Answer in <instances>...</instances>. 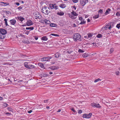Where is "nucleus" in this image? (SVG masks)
<instances>
[{
    "label": "nucleus",
    "instance_id": "obj_1",
    "mask_svg": "<svg viewBox=\"0 0 120 120\" xmlns=\"http://www.w3.org/2000/svg\"><path fill=\"white\" fill-rule=\"evenodd\" d=\"M73 38L75 41H80L81 40V36L78 33L75 34L73 35Z\"/></svg>",
    "mask_w": 120,
    "mask_h": 120
},
{
    "label": "nucleus",
    "instance_id": "obj_2",
    "mask_svg": "<svg viewBox=\"0 0 120 120\" xmlns=\"http://www.w3.org/2000/svg\"><path fill=\"white\" fill-rule=\"evenodd\" d=\"M50 9L48 7H44L42 8V12L45 15H48L50 12Z\"/></svg>",
    "mask_w": 120,
    "mask_h": 120
},
{
    "label": "nucleus",
    "instance_id": "obj_3",
    "mask_svg": "<svg viewBox=\"0 0 120 120\" xmlns=\"http://www.w3.org/2000/svg\"><path fill=\"white\" fill-rule=\"evenodd\" d=\"M71 14H68L69 17L71 19H75L76 18V16H78V14L74 11H73L71 12Z\"/></svg>",
    "mask_w": 120,
    "mask_h": 120
},
{
    "label": "nucleus",
    "instance_id": "obj_4",
    "mask_svg": "<svg viewBox=\"0 0 120 120\" xmlns=\"http://www.w3.org/2000/svg\"><path fill=\"white\" fill-rule=\"evenodd\" d=\"M79 19L78 20L77 23L78 24L82 25L86 23V21H85L84 19L82 17L79 16Z\"/></svg>",
    "mask_w": 120,
    "mask_h": 120
},
{
    "label": "nucleus",
    "instance_id": "obj_5",
    "mask_svg": "<svg viewBox=\"0 0 120 120\" xmlns=\"http://www.w3.org/2000/svg\"><path fill=\"white\" fill-rule=\"evenodd\" d=\"M33 15L35 17V18L36 19H37L38 18L40 19L41 17V16L39 13L37 11L34 12L33 13Z\"/></svg>",
    "mask_w": 120,
    "mask_h": 120
},
{
    "label": "nucleus",
    "instance_id": "obj_6",
    "mask_svg": "<svg viewBox=\"0 0 120 120\" xmlns=\"http://www.w3.org/2000/svg\"><path fill=\"white\" fill-rule=\"evenodd\" d=\"M91 105L94 108H101V106L99 104L93 102L91 104Z\"/></svg>",
    "mask_w": 120,
    "mask_h": 120
},
{
    "label": "nucleus",
    "instance_id": "obj_7",
    "mask_svg": "<svg viewBox=\"0 0 120 120\" xmlns=\"http://www.w3.org/2000/svg\"><path fill=\"white\" fill-rule=\"evenodd\" d=\"M49 7L52 9H54L55 10H57L58 8V6L55 4H49Z\"/></svg>",
    "mask_w": 120,
    "mask_h": 120
},
{
    "label": "nucleus",
    "instance_id": "obj_8",
    "mask_svg": "<svg viewBox=\"0 0 120 120\" xmlns=\"http://www.w3.org/2000/svg\"><path fill=\"white\" fill-rule=\"evenodd\" d=\"M113 23L112 22H110L105 26V27L107 28V30L109 29V30L111 29L112 27V24Z\"/></svg>",
    "mask_w": 120,
    "mask_h": 120
},
{
    "label": "nucleus",
    "instance_id": "obj_9",
    "mask_svg": "<svg viewBox=\"0 0 120 120\" xmlns=\"http://www.w3.org/2000/svg\"><path fill=\"white\" fill-rule=\"evenodd\" d=\"M80 4L81 5L83 6L88 2V0H79Z\"/></svg>",
    "mask_w": 120,
    "mask_h": 120
},
{
    "label": "nucleus",
    "instance_id": "obj_10",
    "mask_svg": "<svg viewBox=\"0 0 120 120\" xmlns=\"http://www.w3.org/2000/svg\"><path fill=\"white\" fill-rule=\"evenodd\" d=\"M52 58V57H51L48 56L41 58V60L42 61H47L51 59Z\"/></svg>",
    "mask_w": 120,
    "mask_h": 120
},
{
    "label": "nucleus",
    "instance_id": "obj_11",
    "mask_svg": "<svg viewBox=\"0 0 120 120\" xmlns=\"http://www.w3.org/2000/svg\"><path fill=\"white\" fill-rule=\"evenodd\" d=\"M92 114L91 113H90L88 114H84L83 115V117L86 118H89L91 116Z\"/></svg>",
    "mask_w": 120,
    "mask_h": 120
},
{
    "label": "nucleus",
    "instance_id": "obj_12",
    "mask_svg": "<svg viewBox=\"0 0 120 120\" xmlns=\"http://www.w3.org/2000/svg\"><path fill=\"white\" fill-rule=\"evenodd\" d=\"M0 33L3 35H5L7 33V31L4 29L0 28Z\"/></svg>",
    "mask_w": 120,
    "mask_h": 120
},
{
    "label": "nucleus",
    "instance_id": "obj_13",
    "mask_svg": "<svg viewBox=\"0 0 120 120\" xmlns=\"http://www.w3.org/2000/svg\"><path fill=\"white\" fill-rule=\"evenodd\" d=\"M33 22L30 20H28L26 23L27 25L28 26H29L33 24Z\"/></svg>",
    "mask_w": 120,
    "mask_h": 120
},
{
    "label": "nucleus",
    "instance_id": "obj_14",
    "mask_svg": "<svg viewBox=\"0 0 120 120\" xmlns=\"http://www.w3.org/2000/svg\"><path fill=\"white\" fill-rule=\"evenodd\" d=\"M10 21L11 24L13 25H14L16 22V20L14 19L11 20Z\"/></svg>",
    "mask_w": 120,
    "mask_h": 120
},
{
    "label": "nucleus",
    "instance_id": "obj_15",
    "mask_svg": "<svg viewBox=\"0 0 120 120\" xmlns=\"http://www.w3.org/2000/svg\"><path fill=\"white\" fill-rule=\"evenodd\" d=\"M0 4L3 6H6L9 5L8 3H5L4 2H0Z\"/></svg>",
    "mask_w": 120,
    "mask_h": 120
},
{
    "label": "nucleus",
    "instance_id": "obj_16",
    "mask_svg": "<svg viewBox=\"0 0 120 120\" xmlns=\"http://www.w3.org/2000/svg\"><path fill=\"white\" fill-rule=\"evenodd\" d=\"M18 19L20 21L22 22L25 20V19L22 17L20 16L17 17Z\"/></svg>",
    "mask_w": 120,
    "mask_h": 120
},
{
    "label": "nucleus",
    "instance_id": "obj_17",
    "mask_svg": "<svg viewBox=\"0 0 120 120\" xmlns=\"http://www.w3.org/2000/svg\"><path fill=\"white\" fill-rule=\"evenodd\" d=\"M89 55V54L86 53H82V56L83 58L86 57L88 56Z\"/></svg>",
    "mask_w": 120,
    "mask_h": 120
},
{
    "label": "nucleus",
    "instance_id": "obj_18",
    "mask_svg": "<svg viewBox=\"0 0 120 120\" xmlns=\"http://www.w3.org/2000/svg\"><path fill=\"white\" fill-rule=\"evenodd\" d=\"M59 7L61 8H64L66 7V5L63 3H62L59 5Z\"/></svg>",
    "mask_w": 120,
    "mask_h": 120
},
{
    "label": "nucleus",
    "instance_id": "obj_19",
    "mask_svg": "<svg viewBox=\"0 0 120 120\" xmlns=\"http://www.w3.org/2000/svg\"><path fill=\"white\" fill-rule=\"evenodd\" d=\"M6 37L5 35H3L2 34L0 33V38L1 39H3L4 38Z\"/></svg>",
    "mask_w": 120,
    "mask_h": 120
},
{
    "label": "nucleus",
    "instance_id": "obj_20",
    "mask_svg": "<svg viewBox=\"0 0 120 120\" xmlns=\"http://www.w3.org/2000/svg\"><path fill=\"white\" fill-rule=\"evenodd\" d=\"M35 67L34 66L32 65L28 64V66L27 68L30 69H31L34 68Z\"/></svg>",
    "mask_w": 120,
    "mask_h": 120
},
{
    "label": "nucleus",
    "instance_id": "obj_21",
    "mask_svg": "<svg viewBox=\"0 0 120 120\" xmlns=\"http://www.w3.org/2000/svg\"><path fill=\"white\" fill-rule=\"evenodd\" d=\"M93 34L92 33H89L87 34L88 38L89 39H90L92 37Z\"/></svg>",
    "mask_w": 120,
    "mask_h": 120
},
{
    "label": "nucleus",
    "instance_id": "obj_22",
    "mask_svg": "<svg viewBox=\"0 0 120 120\" xmlns=\"http://www.w3.org/2000/svg\"><path fill=\"white\" fill-rule=\"evenodd\" d=\"M57 14L60 16H62L64 14V13L63 11L59 12L58 11L57 13Z\"/></svg>",
    "mask_w": 120,
    "mask_h": 120
},
{
    "label": "nucleus",
    "instance_id": "obj_23",
    "mask_svg": "<svg viewBox=\"0 0 120 120\" xmlns=\"http://www.w3.org/2000/svg\"><path fill=\"white\" fill-rule=\"evenodd\" d=\"M41 39L43 41H46L48 40V38H47L46 36H45L42 37Z\"/></svg>",
    "mask_w": 120,
    "mask_h": 120
},
{
    "label": "nucleus",
    "instance_id": "obj_24",
    "mask_svg": "<svg viewBox=\"0 0 120 120\" xmlns=\"http://www.w3.org/2000/svg\"><path fill=\"white\" fill-rule=\"evenodd\" d=\"M4 12L6 13V15L7 16L11 14V12L8 11H5Z\"/></svg>",
    "mask_w": 120,
    "mask_h": 120
},
{
    "label": "nucleus",
    "instance_id": "obj_25",
    "mask_svg": "<svg viewBox=\"0 0 120 120\" xmlns=\"http://www.w3.org/2000/svg\"><path fill=\"white\" fill-rule=\"evenodd\" d=\"M60 55V54L59 52H57L55 54V57L57 58L59 57Z\"/></svg>",
    "mask_w": 120,
    "mask_h": 120
},
{
    "label": "nucleus",
    "instance_id": "obj_26",
    "mask_svg": "<svg viewBox=\"0 0 120 120\" xmlns=\"http://www.w3.org/2000/svg\"><path fill=\"white\" fill-rule=\"evenodd\" d=\"M38 65L39 66L42 68H44V66L43 64L41 63H39L38 64Z\"/></svg>",
    "mask_w": 120,
    "mask_h": 120
},
{
    "label": "nucleus",
    "instance_id": "obj_27",
    "mask_svg": "<svg viewBox=\"0 0 120 120\" xmlns=\"http://www.w3.org/2000/svg\"><path fill=\"white\" fill-rule=\"evenodd\" d=\"M34 27H26V30H33L34 29Z\"/></svg>",
    "mask_w": 120,
    "mask_h": 120
},
{
    "label": "nucleus",
    "instance_id": "obj_28",
    "mask_svg": "<svg viewBox=\"0 0 120 120\" xmlns=\"http://www.w3.org/2000/svg\"><path fill=\"white\" fill-rule=\"evenodd\" d=\"M50 26L52 27H55L57 26V25L54 23H51L50 24Z\"/></svg>",
    "mask_w": 120,
    "mask_h": 120
},
{
    "label": "nucleus",
    "instance_id": "obj_29",
    "mask_svg": "<svg viewBox=\"0 0 120 120\" xmlns=\"http://www.w3.org/2000/svg\"><path fill=\"white\" fill-rule=\"evenodd\" d=\"M50 21H49V20L45 19V24H49L50 23Z\"/></svg>",
    "mask_w": 120,
    "mask_h": 120
},
{
    "label": "nucleus",
    "instance_id": "obj_30",
    "mask_svg": "<svg viewBox=\"0 0 120 120\" xmlns=\"http://www.w3.org/2000/svg\"><path fill=\"white\" fill-rule=\"evenodd\" d=\"M102 35L101 34H97L96 36V37L97 38H99L102 37Z\"/></svg>",
    "mask_w": 120,
    "mask_h": 120
},
{
    "label": "nucleus",
    "instance_id": "obj_31",
    "mask_svg": "<svg viewBox=\"0 0 120 120\" xmlns=\"http://www.w3.org/2000/svg\"><path fill=\"white\" fill-rule=\"evenodd\" d=\"M7 19H4V21L5 22V23L6 26H8L7 23Z\"/></svg>",
    "mask_w": 120,
    "mask_h": 120
},
{
    "label": "nucleus",
    "instance_id": "obj_32",
    "mask_svg": "<svg viewBox=\"0 0 120 120\" xmlns=\"http://www.w3.org/2000/svg\"><path fill=\"white\" fill-rule=\"evenodd\" d=\"M63 32L64 34H66L68 33V30L67 29H64L63 30Z\"/></svg>",
    "mask_w": 120,
    "mask_h": 120
},
{
    "label": "nucleus",
    "instance_id": "obj_33",
    "mask_svg": "<svg viewBox=\"0 0 120 120\" xmlns=\"http://www.w3.org/2000/svg\"><path fill=\"white\" fill-rule=\"evenodd\" d=\"M24 65L25 67L26 68H27L28 65V63L27 62H25L24 64Z\"/></svg>",
    "mask_w": 120,
    "mask_h": 120
},
{
    "label": "nucleus",
    "instance_id": "obj_34",
    "mask_svg": "<svg viewBox=\"0 0 120 120\" xmlns=\"http://www.w3.org/2000/svg\"><path fill=\"white\" fill-rule=\"evenodd\" d=\"M111 10L109 8H108L106 11L105 13L106 14H108L109 13V12Z\"/></svg>",
    "mask_w": 120,
    "mask_h": 120
},
{
    "label": "nucleus",
    "instance_id": "obj_35",
    "mask_svg": "<svg viewBox=\"0 0 120 120\" xmlns=\"http://www.w3.org/2000/svg\"><path fill=\"white\" fill-rule=\"evenodd\" d=\"M51 35L53 36H56V37H59V35L57 34H50Z\"/></svg>",
    "mask_w": 120,
    "mask_h": 120
},
{
    "label": "nucleus",
    "instance_id": "obj_36",
    "mask_svg": "<svg viewBox=\"0 0 120 120\" xmlns=\"http://www.w3.org/2000/svg\"><path fill=\"white\" fill-rule=\"evenodd\" d=\"M51 68L53 70H56L57 69V68L55 66L51 67Z\"/></svg>",
    "mask_w": 120,
    "mask_h": 120
},
{
    "label": "nucleus",
    "instance_id": "obj_37",
    "mask_svg": "<svg viewBox=\"0 0 120 120\" xmlns=\"http://www.w3.org/2000/svg\"><path fill=\"white\" fill-rule=\"evenodd\" d=\"M99 17V15H96L94 16L93 17V18L94 19H96L98 18Z\"/></svg>",
    "mask_w": 120,
    "mask_h": 120
},
{
    "label": "nucleus",
    "instance_id": "obj_38",
    "mask_svg": "<svg viewBox=\"0 0 120 120\" xmlns=\"http://www.w3.org/2000/svg\"><path fill=\"white\" fill-rule=\"evenodd\" d=\"M101 79H100L99 78H98V79L95 80L94 81V82L95 83L97 82H98L99 81H101Z\"/></svg>",
    "mask_w": 120,
    "mask_h": 120
},
{
    "label": "nucleus",
    "instance_id": "obj_39",
    "mask_svg": "<svg viewBox=\"0 0 120 120\" xmlns=\"http://www.w3.org/2000/svg\"><path fill=\"white\" fill-rule=\"evenodd\" d=\"M70 109L74 113H77V112H76V111L73 108H71Z\"/></svg>",
    "mask_w": 120,
    "mask_h": 120
},
{
    "label": "nucleus",
    "instance_id": "obj_40",
    "mask_svg": "<svg viewBox=\"0 0 120 120\" xmlns=\"http://www.w3.org/2000/svg\"><path fill=\"white\" fill-rule=\"evenodd\" d=\"M116 27L119 29L120 28V23L117 24L116 26Z\"/></svg>",
    "mask_w": 120,
    "mask_h": 120
},
{
    "label": "nucleus",
    "instance_id": "obj_41",
    "mask_svg": "<svg viewBox=\"0 0 120 120\" xmlns=\"http://www.w3.org/2000/svg\"><path fill=\"white\" fill-rule=\"evenodd\" d=\"M45 20H41L40 21V22L43 24H45Z\"/></svg>",
    "mask_w": 120,
    "mask_h": 120
},
{
    "label": "nucleus",
    "instance_id": "obj_42",
    "mask_svg": "<svg viewBox=\"0 0 120 120\" xmlns=\"http://www.w3.org/2000/svg\"><path fill=\"white\" fill-rule=\"evenodd\" d=\"M114 50V49L113 48H111L110 50V53H112Z\"/></svg>",
    "mask_w": 120,
    "mask_h": 120
},
{
    "label": "nucleus",
    "instance_id": "obj_43",
    "mask_svg": "<svg viewBox=\"0 0 120 120\" xmlns=\"http://www.w3.org/2000/svg\"><path fill=\"white\" fill-rule=\"evenodd\" d=\"M73 3H76L78 2L79 0H72Z\"/></svg>",
    "mask_w": 120,
    "mask_h": 120
},
{
    "label": "nucleus",
    "instance_id": "obj_44",
    "mask_svg": "<svg viewBox=\"0 0 120 120\" xmlns=\"http://www.w3.org/2000/svg\"><path fill=\"white\" fill-rule=\"evenodd\" d=\"M119 72L118 71H116L115 72V74L117 75H119Z\"/></svg>",
    "mask_w": 120,
    "mask_h": 120
},
{
    "label": "nucleus",
    "instance_id": "obj_45",
    "mask_svg": "<svg viewBox=\"0 0 120 120\" xmlns=\"http://www.w3.org/2000/svg\"><path fill=\"white\" fill-rule=\"evenodd\" d=\"M78 113L79 114H81L82 113V110H80L78 111Z\"/></svg>",
    "mask_w": 120,
    "mask_h": 120
},
{
    "label": "nucleus",
    "instance_id": "obj_46",
    "mask_svg": "<svg viewBox=\"0 0 120 120\" xmlns=\"http://www.w3.org/2000/svg\"><path fill=\"white\" fill-rule=\"evenodd\" d=\"M3 105H4L5 107H7L8 105L7 104L4 103Z\"/></svg>",
    "mask_w": 120,
    "mask_h": 120
},
{
    "label": "nucleus",
    "instance_id": "obj_47",
    "mask_svg": "<svg viewBox=\"0 0 120 120\" xmlns=\"http://www.w3.org/2000/svg\"><path fill=\"white\" fill-rule=\"evenodd\" d=\"M79 52H84V51L81 49H79Z\"/></svg>",
    "mask_w": 120,
    "mask_h": 120
},
{
    "label": "nucleus",
    "instance_id": "obj_48",
    "mask_svg": "<svg viewBox=\"0 0 120 120\" xmlns=\"http://www.w3.org/2000/svg\"><path fill=\"white\" fill-rule=\"evenodd\" d=\"M102 29L103 30H107V28H106L105 27V26L104 27H103L102 28Z\"/></svg>",
    "mask_w": 120,
    "mask_h": 120
},
{
    "label": "nucleus",
    "instance_id": "obj_49",
    "mask_svg": "<svg viewBox=\"0 0 120 120\" xmlns=\"http://www.w3.org/2000/svg\"><path fill=\"white\" fill-rule=\"evenodd\" d=\"M116 15L117 16H120V14L118 12H117L116 14Z\"/></svg>",
    "mask_w": 120,
    "mask_h": 120
},
{
    "label": "nucleus",
    "instance_id": "obj_50",
    "mask_svg": "<svg viewBox=\"0 0 120 120\" xmlns=\"http://www.w3.org/2000/svg\"><path fill=\"white\" fill-rule=\"evenodd\" d=\"M72 51H71L70 50H68L67 51L68 52L69 54L71 53L72 52Z\"/></svg>",
    "mask_w": 120,
    "mask_h": 120
},
{
    "label": "nucleus",
    "instance_id": "obj_51",
    "mask_svg": "<svg viewBox=\"0 0 120 120\" xmlns=\"http://www.w3.org/2000/svg\"><path fill=\"white\" fill-rule=\"evenodd\" d=\"M22 7H21V6H20V7H19L17 8L19 10H20V9H22Z\"/></svg>",
    "mask_w": 120,
    "mask_h": 120
},
{
    "label": "nucleus",
    "instance_id": "obj_52",
    "mask_svg": "<svg viewBox=\"0 0 120 120\" xmlns=\"http://www.w3.org/2000/svg\"><path fill=\"white\" fill-rule=\"evenodd\" d=\"M34 37L36 40H37L38 39V37H37V36H35Z\"/></svg>",
    "mask_w": 120,
    "mask_h": 120
},
{
    "label": "nucleus",
    "instance_id": "obj_53",
    "mask_svg": "<svg viewBox=\"0 0 120 120\" xmlns=\"http://www.w3.org/2000/svg\"><path fill=\"white\" fill-rule=\"evenodd\" d=\"M102 12L103 11L101 9L99 11V12L101 13H102Z\"/></svg>",
    "mask_w": 120,
    "mask_h": 120
},
{
    "label": "nucleus",
    "instance_id": "obj_54",
    "mask_svg": "<svg viewBox=\"0 0 120 120\" xmlns=\"http://www.w3.org/2000/svg\"><path fill=\"white\" fill-rule=\"evenodd\" d=\"M15 4L17 6H19V4L18 2L15 3Z\"/></svg>",
    "mask_w": 120,
    "mask_h": 120
},
{
    "label": "nucleus",
    "instance_id": "obj_55",
    "mask_svg": "<svg viewBox=\"0 0 120 120\" xmlns=\"http://www.w3.org/2000/svg\"><path fill=\"white\" fill-rule=\"evenodd\" d=\"M32 110H30L29 111H28V112L29 113H30L32 112Z\"/></svg>",
    "mask_w": 120,
    "mask_h": 120
},
{
    "label": "nucleus",
    "instance_id": "obj_56",
    "mask_svg": "<svg viewBox=\"0 0 120 120\" xmlns=\"http://www.w3.org/2000/svg\"><path fill=\"white\" fill-rule=\"evenodd\" d=\"M48 101V100H44V102L45 103H46Z\"/></svg>",
    "mask_w": 120,
    "mask_h": 120
},
{
    "label": "nucleus",
    "instance_id": "obj_57",
    "mask_svg": "<svg viewBox=\"0 0 120 120\" xmlns=\"http://www.w3.org/2000/svg\"><path fill=\"white\" fill-rule=\"evenodd\" d=\"M73 7L75 10H76V7L75 6H73Z\"/></svg>",
    "mask_w": 120,
    "mask_h": 120
},
{
    "label": "nucleus",
    "instance_id": "obj_58",
    "mask_svg": "<svg viewBox=\"0 0 120 120\" xmlns=\"http://www.w3.org/2000/svg\"><path fill=\"white\" fill-rule=\"evenodd\" d=\"M61 111V110L60 109H59V110H58V111H57V112H60Z\"/></svg>",
    "mask_w": 120,
    "mask_h": 120
},
{
    "label": "nucleus",
    "instance_id": "obj_59",
    "mask_svg": "<svg viewBox=\"0 0 120 120\" xmlns=\"http://www.w3.org/2000/svg\"><path fill=\"white\" fill-rule=\"evenodd\" d=\"M84 38H86V39H88V36H84Z\"/></svg>",
    "mask_w": 120,
    "mask_h": 120
},
{
    "label": "nucleus",
    "instance_id": "obj_60",
    "mask_svg": "<svg viewBox=\"0 0 120 120\" xmlns=\"http://www.w3.org/2000/svg\"><path fill=\"white\" fill-rule=\"evenodd\" d=\"M87 21L88 22H90V20L89 19H87Z\"/></svg>",
    "mask_w": 120,
    "mask_h": 120
},
{
    "label": "nucleus",
    "instance_id": "obj_61",
    "mask_svg": "<svg viewBox=\"0 0 120 120\" xmlns=\"http://www.w3.org/2000/svg\"><path fill=\"white\" fill-rule=\"evenodd\" d=\"M3 99V98L2 97H0V101L2 100Z\"/></svg>",
    "mask_w": 120,
    "mask_h": 120
},
{
    "label": "nucleus",
    "instance_id": "obj_62",
    "mask_svg": "<svg viewBox=\"0 0 120 120\" xmlns=\"http://www.w3.org/2000/svg\"><path fill=\"white\" fill-rule=\"evenodd\" d=\"M22 81H23V80H19V81H18V82L19 83H20V82H22Z\"/></svg>",
    "mask_w": 120,
    "mask_h": 120
},
{
    "label": "nucleus",
    "instance_id": "obj_63",
    "mask_svg": "<svg viewBox=\"0 0 120 120\" xmlns=\"http://www.w3.org/2000/svg\"><path fill=\"white\" fill-rule=\"evenodd\" d=\"M51 63L52 64H54L55 63L54 62H51Z\"/></svg>",
    "mask_w": 120,
    "mask_h": 120
},
{
    "label": "nucleus",
    "instance_id": "obj_64",
    "mask_svg": "<svg viewBox=\"0 0 120 120\" xmlns=\"http://www.w3.org/2000/svg\"><path fill=\"white\" fill-rule=\"evenodd\" d=\"M49 107L48 106H47L46 107V108L47 109H49Z\"/></svg>",
    "mask_w": 120,
    "mask_h": 120
}]
</instances>
